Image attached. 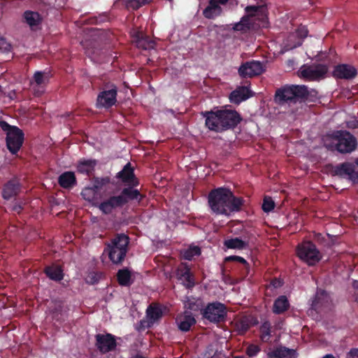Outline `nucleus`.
Segmentation results:
<instances>
[{
  "label": "nucleus",
  "mask_w": 358,
  "mask_h": 358,
  "mask_svg": "<svg viewBox=\"0 0 358 358\" xmlns=\"http://www.w3.org/2000/svg\"><path fill=\"white\" fill-rule=\"evenodd\" d=\"M208 202L213 213L227 215L231 212L240 211L244 200L235 196L228 188L218 187L209 192Z\"/></svg>",
  "instance_id": "1"
},
{
  "label": "nucleus",
  "mask_w": 358,
  "mask_h": 358,
  "mask_svg": "<svg viewBox=\"0 0 358 358\" xmlns=\"http://www.w3.org/2000/svg\"><path fill=\"white\" fill-rule=\"evenodd\" d=\"M202 115L206 118V127L217 133L233 130L243 120L241 114L236 110L231 109L205 111Z\"/></svg>",
  "instance_id": "2"
},
{
  "label": "nucleus",
  "mask_w": 358,
  "mask_h": 358,
  "mask_svg": "<svg viewBox=\"0 0 358 358\" xmlns=\"http://www.w3.org/2000/svg\"><path fill=\"white\" fill-rule=\"evenodd\" d=\"M144 196L140 191L132 187H124L118 195L110 196L101 201L98 208L104 215H110L118 208H122L129 201L141 202Z\"/></svg>",
  "instance_id": "3"
},
{
  "label": "nucleus",
  "mask_w": 358,
  "mask_h": 358,
  "mask_svg": "<svg viewBox=\"0 0 358 358\" xmlns=\"http://www.w3.org/2000/svg\"><path fill=\"white\" fill-rule=\"evenodd\" d=\"M130 238L124 233L115 234L110 242L106 245L109 259L114 264H121L129 250Z\"/></svg>",
  "instance_id": "4"
},
{
  "label": "nucleus",
  "mask_w": 358,
  "mask_h": 358,
  "mask_svg": "<svg viewBox=\"0 0 358 358\" xmlns=\"http://www.w3.org/2000/svg\"><path fill=\"white\" fill-rule=\"evenodd\" d=\"M310 93L305 85L285 86L276 90L275 101L279 104L296 103L299 100H307Z\"/></svg>",
  "instance_id": "5"
},
{
  "label": "nucleus",
  "mask_w": 358,
  "mask_h": 358,
  "mask_svg": "<svg viewBox=\"0 0 358 358\" xmlns=\"http://www.w3.org/2000/svg\"><path fill=\"white\" fill-rule=\"evenodd\" d=\"M0 128L6 134L7 149L12 155H17L24 143V134L23 131L17 126L10 125L4 120H0Z\"/></svg>",
  "instance_id": "6"
},
{
  "label": "nucleus",
  "mask_w": 358,
  "mask_h": 358,
  "mask_svg": "<svg viewBox=\"0 0 358 358\" xmlns=\"http://www.w3.org/2000/svg\"><path fill=\"white\" fill-rule=\"evenodd\" d=\"M297 257L309 266L316 265L322 258V255L316 245L310 241H303L296 246Z\"/></svg>",
  "instance_id": "7"
},
{
  "label": "nucleus",
  "mask_w": 358,
  "mask_h": 358,
  "mask_svg": "<svg viewBox=\"0 0 358 358\" xmlns=\"http://www.w3.org/2000/svg\"><path fill=\"white\" fill-rule=\"evenodd\" d=\"M117 87L112 83H105L98 94L96 108L109 109L117 103Z\"/></svg>",
  "instance_id": "8"
},
{
  "label": "nucleus",
  "mask_w": 358,
  "mask_h": 358,
  "mask_svg": "<svg viewBox=\"0 0 358 358\" xmlns=\"http://www.w3.org/2000/svg\"><path fill=\"white\" fill-rule=\"evenodd\" d=\"M331 136L334 141L336 150L341 153H350L357 148V139L349 131H336Z\"/></svg>",
  "instance_id": "9"
},
{
  "label": "nucleus",
  "mask_w": 358,
  "mask_h": 358,
  "mask_svg": "<svg viewBox=\"0 0 358 358\" xmlns=\"http://www.w3.org/2000/svg\"><path fill=\"white\" fill-rule=\"evenodd\" d=\"M201 315L203 318L212 323L223 322L227 315V307L218 301L209 303L205 308L201 310Z\"/></svg>",
  "instance_id": "10"
},
{
  "label": "nucleus",
  "mask_w": 358,
  "mask_h": 358,
  "mask_svg": "<svg viewBox=\"0 0 358 358\" xmlns=\"http://www.w3.org/2000/svg\"><path fill=\"white\" fill-rule=\"evenodd\" d=\"M328 67L323 64H304L299 69L298 73L300 78L306 81H316L324 78Z\"/></svg>",
  "instance_id": "11"
},
{
  "label": "nucleus",
  "mask_w": 358,
  "mask_h": 358,
  "mask_svg": "<svg viewBox=\"0 0 358 358\" xmlns=\"http://www.w3.org/2000/svg\"><path fill=\"white\" fill-rule=\"evenodd\" d=\"M95 341V346L101 354H106L115 350L117 345L116 337L109 333L96 334Z\"/></svg>",
  "instance_id": "12"
},
{
  "label": "nucleus",
  "mask_w": 358,
  "mask_h": 358,
  "mask_svg": "<svg viewBox=\"0 0 358 358\" xmlns=\"http://www.w3.org/2000/svg\"><path fill=\"white\" fill-rule=\"evenodd\" d=\"M264 70L262 62L252 60L242 64L238 69V73L243 78H252L262 74Z\"/></svg>",
  "instance_id": "13"
},
{
  "label": "nucleus",
  "mask_w": 358,
  "mask_h": 358,
  "mask_svg": "<svg viewBox=\"0 0 358 358\" xmlns=\"http://www.w3.org/2000/svg\"><path fill=\"white\" fill-rule=\"evenodd\" d=\"M355 171V166L350 162H343L336 165L332 170L334 176L348 178L354 183L358 182V173Z\"/></svg>",
  "instance_id": "14"
},
{
  "label": "nucleus",
  "mask_w": 358,
  "mask_h": 358,
  "mask_svg": "<svg viewBox=\"0 0 358 358\" xmlns=\"http://www.w3.org/2000/svg\"><path fill=\"white\" fill-rule=\"evenodd\" d=\"M116 178L127 187L135 188L139 185V180L136 177L134 169L130 162H128L123 169L117 173Z\"/></svg>",
  "instance_id": "15"
},
{
  "label": "nucleus",
  "mask_w": 358,
  "mask_h": 358,
  "mask_svg": "<svg viewBox=\"0 0 358 358\" xmlns=\"http://www.w3.org/2000/svg\"><path fill=\"white\" fill-rule=\"evenodd\" d=\"M176 275L178 280L182 281L183 285L191 289L194 287L195 281L191 268L187 263H181L176 269Z\"/></svg>",
  "instance_id": "16"
},
{
  "label": "nucleus",
  "mask_w": 358,
  "mask_h": 358,
  "mask_svg": "<svg viewBox=\"0 0 358 358\" xmlns=\"http://www.w3.org/2000/svg\"><path fill=\"white\" fill-rule=\"evenodd\" d=\"M357 75V71L352 65L341 64L334 67L333 76L336 79L352 80Z\"/></svg>",
  "instance_id": "17"
},
{
  "label": "nucleus",
  "mask_w": 358,
  "mask_h": 358,
  "mask_svg": "<svg viewBox=\"0 0 358 358\" xmlns=\"http://www.w3.org/2000/svg\"><path fill=\"white\" fill-rule=\"evenodd\" d=\"M68 308L62 301H54L50 307V313L53 320L62 324L68 317Z\"/></svg>",
  "instance_id": "18"
},
{
  "label": "nucleus",
  "mask_w": 358,
  "mask_h": 358,
  "mask_svg": "<svg viewBox=\"0 0 358 358\" xmlns=\"http://www.w3.org/2000/svg\"><path fill=\"white\" fill-rule=\"evenodd\" d=\"M229 0H209L208 6L203 10V15L209 20L221 15L222 8L220 5H225Z\"/></svg>",
  "instance_id": "19"
},
{
  "label": "nucleus",
  "mask_w": 358,
  "mask_h": 358,
  "mask_svg": "<svg viewBox=\"0 0 358 358\" xmlns=\"http://www.w3.org/2000/svg\"><path fill=\"white\" fill-rule=\"evenodd\" d=\"M331 303L329 294L323 289H317L315 299L312 303V308L317 311L329 307Z\"/></svg>",
  "instance_id": "20"
},
{
  "label": "nucleus",
  "mask_w": 358,
  "mask_h": 358,
  "mask_svg": "<svg viewBox=\"0 0 358 358\" xmlns=\"http://www.w3.org/2000/svg\"><path fill=\"white\" fill-rule=\"evenodd\" d=\"M97 163V160L94 159H80L77 162L76 171L79 173L90 176L94 173Z\"/></svg>",
  "instance_id": "21"
},
{
  "label": "nucleus",
  "mask_w": 358,
  "mask_h": 358,
  "mask_svg": "<svg viewBox=\"0 0 358 358\" xmlns=\"http://www.w3.org/2000/svg\"><path fill=\"white\" fill-rule=\"evenodd\" d=\"M252 96V92L248 87L241 86L232 91L230 93L229 98L231 103L234 104H239Z\"/></svg>",
  "instance_id": "22"
},
{
  "label": "nucleus",
  "mask_w": 358,
  "mask_h": 358,
  "mask_svg": "<svg viewBox=\"0 0 358 358\" xmlns=\"http://www.w3.org/2000/svg\"><path fill=\"white\" fill-rule=\"evenodd\" d=\"M257 324L258 320L257 317L251 315H248L242 316L236 322V328L240 334H243L247 332L250 327Z\"/></svg>",
  "instance_id": "23"
},
{
  "label": "nucleus",
  "mask_w": 358,
  "mask_h": 358,
  "mask_svg": "<svg viewBox=\"0 0 358 358\" xmlns=\"http://www.w3.org/2000/svg\"><path fill=\"white\" fill-rule=\"evenodd\" d=\"M176 322L180 331L187 332L196 324V321L190 312L185 311L183 315L177 317Z\"/></svg>",
  "instance_id": "24"
},
{
  "label": "nucleus",
  "mask_w": 358,
  "mask_h": 358,
  "mask_svg": "<svg viewBox=\"0 0 358 358\" xmlns=\"http://www.w3.org/2000/svg\"><path fill=\"white\" fill-rule=\"evenodd\" d=\"M297 352L294 349L278 346L267 354V358H296Z\"/></svg>",
  "instance_id": "25"
},
{
  "label": "nucleus",
  "mask_w": 358,
  "mask_h": 358,
  "mask_svg": "<svg viewBox=\"0 0 358 358\" xmlns=\"http://www.w3.org/2000/svg\"><path fill=\"white\" fill-rule=\"evenodd\" d=\"M44 273L48 278L55 282L61 281L64 276L62 267L56 264L45 266Z\"/></svg>",
  "instance_id": "26"
},
{
  "label": "nucleus",
  "mask_w": 358,
  "mask_h": 358,
  "mask_svg": "<svg viewBox=\"0 0 358 358\" xmlns=\"http://www.w3.org/2000/svg\"><path fill=\"white\" fill-rule=\"evenodd\" d=\"M152 0H117L114 3L115 7L122 6L127 9L137 10L142 6L149 3Z\"/></svg>",
  "instance_id": "27"
},
{
  "label": "nucleus",
  "mask_w": 358,
  "mask_h": 358,
  "mask_svg": "<svg viewBox=\"0 0 358 358\" xmlns=\"http://www.w3.org/2000/svg\"><path fill=\"white\" fill-rule=\"evenodd\" d=\"M58 183L64 189L72 188L77 183L75 173L72 171H66L62 173L58 178Z\"/></svg>",
  "instance_id": "28"
},
{
  "label": "nucleus",
  "mask_w": 358,
  "mask_h": 358,
  "mask_svg": "<svg viewBox=\"0 0 358 358\" xmlns=\"http://www.w3.org/2000/svg\"><path fill=\"white\" fill-rule=\"evenodd\" d=\"M223 245L227 249L245 250L248 248L249 242L239 237H236L224 240Z\"/></svg>",
  "instance_id": "29"
},
{
  "label": "nucleus",
  "mask_w": 358,
  "mask_h": 358,
  "mask_svg": "<svg viewBox=\"0 0 358 358\" xmlns=\"http://www.w3.org/2000/svg\"><path fill=\"white\" fill-rule=\"evenodd\" d=\"M252 27V22L249 19V15H243L241 20L232 24V29L235 31H239L241 34L248 32Z\"/></svg>",
  "instance_id": "30"
},
{
  "label": "nucleus",
  "mask_w": 358,
  "mask_h": 358,
  "mask_svg": "<svg viewBox=\"0 0 358 358\" xmlns=\"http://www.w3.org/2000/svg\"><path fill=\"white\" fill-rule=\"evenodd\" d=\"M136 43L138 48L143 50L152 49L155 45V43L152 40L140 32L136 35Z\"/></svg>",
  "instance_id": "31"
},
{
  "label": "nucleus",
  "mask_w": 358,
  "mask_h": 358,
  "mask_svg": "<svg viewBox=\"0 0 358 358\" xmlns=\"http://www.w3.org/2000/svg\"><path fill=\"white\" fill-rule=\"evenodd\" d=\"M116 276L117 280L121 286L129 287L133 283L131 271L127 268L120 269Z\"/></svg>",
  "instance_id": "32"
},
{
  "label": "nucleus",
  "mask_w": 358,
  "mask_h": 358,
  "mask_svg": "<svg viewBox=\"0 0 358 358\" xmlns=\"http://www.w3.org/2000/svg\"><path fill=\"white\" fill-rule=\"evenodd\" d=\"M289 307V303L287 298L284 296L278 297L273 303V312L275 314H281L285 312Z\"/></svg>",
  "instance_id": "33"
},
{
  "label": "nucleus",
  "mask_w": 358,
  "mask_h": 358,
  "mask_svg": "<svg viewBox=\"0 0 358 358\" xmlns=\"http://www.w3.org/2000/svg\"><path fill=\"white\" fill-rule=\"evenodd\" d=\"M146 315L149 322L153 324L162 317L163 312L159 306L150 305L147 308Z\"/></svg>",
  "instance_id": "34"
},
{
  "label": "nucleus",
  "mask_w": 358,
  "mask_h": 358,
  "mask_svg": "<svg viewBox=\"0 0 358 358\" xmlns=\"http://www.w3.org/2000/svg\"><path fill=\"white\" fill-rule=\"evenodd\" d=\"M50 73L45 71H36L32 79L30 80L31 85L36 84V86L43 87L49 80Z\"/></svg>",
  "instance_id": "35"
},
{
  "label": "nucleus",
  "mask_w": 358,
  "mask_h": 358,
  "mask_svg": "<svg viewBox=\"0 0 358 358\" xmlns=\"http://www.w3.org/2000/svg\"><path fill=\"white\" fill-rule=\"evenodd\" d=\"M18 189L17 184L13 181H9L3 188L2 196L4 199L9 200L17 194Z\"/></svg>",
  "instance_id": "36"
},
{
  "label": "nucleus",
  "mask_w": 358,
  "mask_h": 358,
  "mask_svg": "<svg viewBox=\"0 0 358 358\" xmlns=\"http://www.w3.org/2000/svg\"><path fill=\"white\" fill-rule=\"evenodd\" d=\"M25 22L33 29L41 22V17L37 12L27 10L24 13Z\"/></svg>",
  "instance_id": "37"
},
{
  "label": "nucleus",
  "mask_w": 358,
  "mask_h": 358,
  "mask_svg": "<svg viewBox=\"0 0 358 358\" xmlns=\"http://www.w3.org/2000/svg\"><path fill=\"white\" fill-rule=\"evenodd\" d=\"M259 331L261 334L260 337L262 341L267 342L271 338V324L270 322H264L260 326Z\"/></svg>",
  "instance_id": "38"
},
{
  "label": "nucleus",
  "mask_w": 358,
  "mask_h": 358,
  "mask_svg": "<svg viewBox=\"0 0 358 358\" xmlns=\"http://www.w3.org/2000/svg\"><path fill=\"white\" fill-rule=\"evenodd\" d=\"M97 192L93 187H87L82 190L81 195L85 200L92 201L96 198Z\"/></svg>",
  "instance_id": "39"
},
{
  "label": "nucleus",
  "mask_w": 358,
  "mask_h": 358,
  "mask_svg": "<svg viewBox=\"0 0 358 358\" xmlns=\"http://www.w3.org/2000/svg\"><path fill=\"white\" fill-rule=\"evenodd\" d=\"M313 239L320 245L324 247L330 246V241L328 236H326L320 233H314Z\"/></svg>",
  "instance_id": "40"
},
{
  "label": "nucleus",
  "mask_w": 358,
  "mask_h": 358,
  "mask_svg": "<svg viewBox=\"0 0 358 358\" xmlns=\"http://www.w3.org/2000/svg\"><path fill=\"white\" fill-rule=\"evenodd\" d=\"M264 10L263 6H248L245 8L246 14L245 15H249V19L251 20L252 17L256 16L259 13H262Z\"/></svg>",
  "instance_id": "41"
},
{
  "label": "nucleus",
  "mask_w": 358,
  "mask_h": 358,
  "mask_svg": "<svg viewBox=\"0 0 358 358\" xmlns=\"http://www.w3.org/2000/svg\"><path fill=\"white\" fill-rule=\"evenodd\" d=\"M102 276L103 273L101 272H90L85 278V281L87 284L95 285L99 282Z\"/></svg>",
  "instance_id": "42"
},
{
  "label": "nucleus",
  "mask_w": 358,
  "mask_h": 358,
  "mask_svg": "<svg viewBox=\"0 0 358 358\" xmlns=\"http://www.w3.org/2000/svg\"><path fill=\"white\" fill-rule=\"evenodd\" d=\"M185 307L192 311H198L199 310H202L201 301L194 298L188 299L185 303Z\"/></svg>",
  "instance_id": "43"
},
{
  "label": "nucleus",
  "mask_w": 358,
  "mask_h": 358,
  "mask_svg": "<svg viewBox=\"0 0 358 358\" xmlns=\"http://www.w3.org/2000/svg\"><path fill=\"white\" fill-rule=\"evenodd\" d=\"M275 207V203L273 201V199L269 196H265L263 200V203L262 208V210L268 213L273 210Z\"/></svg>",
  "instance_id": "44"
},
{
  "label": "nucleus",
  "mask_w": 358,
  "mask_h": 358,
  "mask_svg": "<svg viewBox=\"0 0 358 358\" xmlns=\"http://www.w3.org/2000/svg\"><path fill=\"white\" fill-rule=\"evenodd\" d=\"M260 350L261 349L259 345L251 344L247 348L246 354L249 357H252L256 356L260 352Z\"/></svg>",
  "instance_id": "45"
},
{
  "label": "nucleus",
  "mask_w": 358,
  "mask_h": 358,
  "mask_svg": "<svg viewBox=\"0 0 358 358\" xmlns=\"http://www.w3.org/2000/svg\"><path fill=\"white\" fill-rule=\"evenodd\" d=\"M0 50L3 52H8L11 50V45L4 38H0Z\"/></svg>",
  "instance_id": "46"
},
{
  "label": "nucleus",
  "mask_w": 358,
  "mask_h": 358,
  "mask_svg": "<svg viewBox=\"0 0 358 358\" xmlns=\"http://www.w3.org/2000/svg\"><path fill=\"white\" fill-rule=\"evenodd\" d=\"M224 262H236L240 263L242 265L243 264H246L247 261L242 257L236 256V255H231V256L226 257L224 258Z\"/></svg>",
  "instance_id": "47"
},
{
  "label": "nucleus",
  "mask_w": 358,
  "mask_h": 358,
  "mask_svg": "<svg viewBox=\"0 0 358 358\" xmlns=\"http://www.w3.org/2000/svg\"><path fill=\"white\" fill-rule=\"evenodd\" d=\"M308 34V29L304 26H301V27H299L296 31V36L301 39H303L306 37H307Z\"/></svg>",
  "instance_id": "48"
},
{
  "label": "nucleus",
  "mask_w": 358,
  "mask_h": 358,
  "mask_svg": "<svg viewBox=\"0 0 358 358\" xmlns=\"http://www.w3.org/2000/svg\"><path fill=\"white\" fill-rule=\"evenodd\" d=\"M250 264L248 262L246 264H243L242 267L241 268V275L243 278H245L250 274Z\"/></svg>",
  "instance_id": "49"
},
{
  "label": "nucleus",
  "mask_w": 358,
  "mask_h": 358,
  "mask_svg": "<svg viewBox=\"0 0 358 358\" xmlns=\"http://www.w3.org/2000/svg\"><path fill=\"white\" fill-rule=\"evenodd\" d=\"M97 192L103 187L101 179L99 178H95L94 182L92 186Z\"/></svg>",
  "instance_id": "50"
},
{
  "label": "nucleus",
  "mask_w": 358,
  "mask_h": 358,
  "mask_svg": "<svg viewBox=\"0 0 358 358\" xmlns=\"http://www.w3.org/2000/svg\"><path fill=\"white\" fill-rule=\"evenodd\" d=\"M348 358H358V348L352 349L348 355Z\"/></svg>",
  "instance_id": "51"
},
{
  "label": "nucleus",
  "mask_w": 358,
  "mask_h": 358,
  "mask_svg": "<svg viewBox=\"0 0 358 358\" xmlns=\"http://www.w3.org/2000/svg\"><path fill=\"white\" fill-rule=\"evenodd\" d=\"M194 256V255L193 254L192 251L187 250L184 254L185 258L188 260H191Z\"/></svg>",
  "instance_id": "52"
},
{
  "label": "nucleus",
  "mask_w": 358,
  "mask_h": 358,
  "mask_svg": "<svg viewBox=\"0 0 358 358\" xmlns=\"http://www.w3.org/2000/svg\"><path fill=\"white\" fill-rule=\"evenodd\" d=\"M189 251H192L193 254L194 255V256H198L201 254V250L199 247L197 246H195L192 248H190L189 250Z\"/></svg>",
  "instance_id": "53"
},
{
  "label": "nucleus",
  "mask_w": 358,
  "mask_h": 358,
  "mask_svg": "<svg viewBox=\"0 0 358 358\" xmlns=\"http://www.w3.org/2000/svg\"><path fill=\"white\" fill-rule=\"evenodd\" d=\"M22 208H22V206L21 205H15V206H13V210L15 212H16V213H20L22 211Z\"/></svg>",
  "instance_id": "54"
},
{
  "label": "nucleus",
  "mask_w": 358,
  "mask_h": 358,
  "mask_svg": "<svg viewBox=\"0 0 358 358\" xmlns=\"http://www.w3.org/2000/svg\"><path fill=\"white\" fill-rule=\"evenodd\" d=\"M100 179H101V182L103 186L106 185V184H108L110 182V179L108 177L102 178H100Z\"/></svg>",
  "instance_id": "55"
},
{
  "label": "nucleus",
  "mask_w": 358,
  "mask_h": 358,
  "mask_svg": "<svg viewBox=\"0 0 358 358\" xmlns=\"http://www.w3.org/2000/svg\"><path fill=\"white\" fill-rule=\"evenodd\" d=\"M350 125H349V127L351 128H357L358 127V121L355 120L350 123Z\"/></svg>",
  "instance_id": "56"
},
{
  "label": "nucleus",
  "mask_w": 358,
  "mask_h": 358,
  "mask_svg": "<svg viewBox=\"0 0 358 358\" xmlns=\"http://www.w3.org/2000/svg\"><path fill=\"white\" fill-rule=\"evenodd\" d=\"M322 358H335V357L331 354H327L322 357Z\"/></svg>",
  "instance_id": "57"
},
{
  "label": "nucleus",
  "mask_w": 358,
  "mask_h": 358,
  "mask_svg": "<svg viewBox=\"0 0 358 358\" xmlns=\"http://www.w3.org/2000/svg\"><path fill=\"white\" fill-rule=\"evenodd\" d=\"M131 358H146L145 357L141 355H136L134 356H132Z\"/></svg>",
  "instance_id": "58"
},
{
  "label": "nucleus",
  "mask_w": 358,
  "mask_h": 358,
  "mask_svg": "<svg viewBox=\"0 0 358 358\" xmlns=\"http://www.w3.org/2000/svg\"><path fill=\"white\" fill-rule=\"evenodd\" d=\"M353 287L355 289H358V280H356L353 282Z\"/></svg>",
  "instance_id": "59"
},
{
  "label": "nucleus",
  "mask_w": 358,
  "mask_h": 358,
  "mask_svg": "<svg viewBox=\"0 0 358 358\" xmlns=\"http://www.w3.org/2000/svg\"><path fill=\"white\" fill-rule=\"evenodd\" d=\"M301 45V42H299L298 44H297V46H299ZM294 47H296V45H295Z\"/></svg>",
  "instance_id": "60"
},
{
  "label": "nucleus",
  "mask_w": 358,
  "mask_h": 358,
  "mask_svg": "<svg viewBox=\"0 0 358 358\" xmlns=\"http://www.w3.org/2000/svg\"><path fill=\"white\" fill-rule=\"evenodd\" d=\"M36 93L41 94V93H43V91H41L40 92H37Z\"/></svg>",
  "instance_id": "61"
},
{
  "label": "nucleus",
  "mask_w": 358,
  "mask_h": 358,
  "mask_svg": "<svg viewBox=\"0 0 358 358\" xmlns=\"http://www.w3.org/2000/svg\"><path fill=\"white\" fill-rule=\"evenodd\" d=\"M356 163L358 164V159H357Z\"/></svg>",
  "instance_id": "62"
},
{
  "label": "nucleus",
  "mask_w": 358,
  "mask_h": 358,
  "mask_svg": "<svg viewBox=\"0 0 358 358\" xmlns=\"http://www.w3.org/2000/svg\"><path fill=\"white\" fill-rule=\"evenodd\" d=\"M357 173H358V171H357Z\"/></svg>",
  "instance_id": "63"
}]
</instances>
